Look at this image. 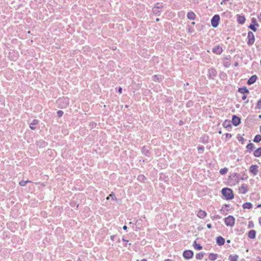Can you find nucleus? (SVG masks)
<instances>
[{
	"mask_svg": "<svg viewBox=\"0 0 261 261\" xmlns=\"http://www.w3.org/2000/svg\"><path fill=\"white\" fill-rule=\"evenodd\" d=\"M239 92L240 93L245 94V93H248L249 90L247 89V88L246 87H245L239 88Z\"/></svg>",
	"mask_w": 261,
	"mask_h": 261,
	"instance_id": "nucleus-22",
	"label": "nucleus"
},
{
	"mask_svg": "<svg viewBox=\"0 0 261 261\" xmlns=\"http://www.w3.org/2000/svg\"><path fill=\"white\" fill-rule=\"evenodd\" d=\"M256 109H261V99L259 100L256 105Z\"/></svg>",
	"mask_w": 261,
	"mask_h": 261,
	"instance_id": "nucleus-34",
	"label": "nucleus"
},
{
	"mask_svg": "<svg viewBox=\"0 0 261 261\" xmlns=\"http://www.w3.org/2000/svg\"><path fill=\"white\" fill-rule=\"evenodd\" d=\"M261 206V204H259V205H258L257 206L259 207V206Z\"/></svg>",
	"mask_w": 261,
	"mask_h": 261,
	"instance_id": "nucleus-55",
	"label": "nucleus"
},
{
	"mask_svg": "<svg viewBox=\"0 0 261 261\" xmlns=\"http://www.w3.org/2000/svg\"><path fill=\"white\" fill-rule=\"evenodd\" d=\"M125 107H126V108H127V107H128L127 105H126V106H125Z\"/></svg>",
	"mask_w": 261,
	"mask_h": 261,
	"instance_id": "nucleus-58",
	"label": "nucleus"
},
{
	"mask_svg": "<svg viewBox=\"0 0 261 261\" xmlns=\"http://www.w3.org/2000/svg\"><path fill=\"white\" fill-rule=\"evenodd\" d=\"M239 191L242 194H245L248 191V186L246 184H242L239 188Z\"/></svg>",
	"mask_w": 261,
	"mask_h": 261,
	"instance_id": "nucleus-9",
	"label": "nucleus"
},
{
	"mask_svg": "<svg viewBox=\"0 0 261 261\" xmlns=\"http://www.w3.org/2000/svg\"><path fill=\"white\" fill-rule=\"evenodd\" d=\"M237 21L240 24L244 23L245 21V18L243 16H241L240 15H237Z\"/></svg>",
	"mask_w": 261,
	"mask_h": 261,
	"instance_id": "nucleus-15",
	"label": "nucleus"
},
{
	"mask_svg": "<svg viewBox=\"0 0 261 261\" xmlns=\"http://www.w3.org/2000/svg\"><path fill=\"white\" fill-rule=\"evenodd\" d=\"M253 155L255 157H259L261 156V147L258 148L254 151Z\"/></svg>",
	"mask_w": 261,
	"mask_h": 261,
	"instance_id": "nucleus-17",
	"label": "nucleus"
},
{
	"mask_svg": "<svg viewBox=\"0 0 261 261\" xmlns=\"http://www.w3.org/2000/svg\"><path fill=\"white\" fill-rule=\"evenodd\" d=\"M232 122L235 126L238 125L241 122V119L239 117L236 115H233L232 118Z\"/></svg>",
	"mask_w": 261,
	"mask_h": 261,
	"instance_id": "nucleus-8",
	"label": "nucleus"
},
{
	"mask_svg": "<svg viewBox=\"0 0 261 261\" xmlns=\"http://www.w3.org/2000/svg\"><path fill=\"white\" fill-rule=\"evenodd\" d=\"M213 52L216 54L220 55L222 52V48L219 45L216 46L213 48Z\"/></svg>",
	"mask_w": 261,
	"mask_h": 261,
	"instance_id": "nucleus-10",
	"label": "nucleus"
},
{
	"mask_svg": "<svg viewBox=\"0 0 261 261\" xmlns=\"http://www.w3.org/2000/svg\"><path fill=\"white\" fill-rule=\"evenodd\" d=\"M152 12L156 15H160V9H158L154 7L152 8Z\"/></svg>",
	"mask_w": 261,
	"mask_h": 261,
	"instance_id": "nucleus-28",
	"label": "nucleus"
},
{
	"mask_svg": "<svg viewBox=\"0 0 261 261\" xmlns=\"http://www.w3.org/2000/svg\"><path fill=\"white\" fill-rule=\"evenodd\" d=\"M31 181H30V180H26V181H24V180H21L20 181H19V185L21 186H25V185L27 184V183H29V182H31Z\"/></svg>",
	"mask_w": 261,
	"mask_h": 261,
	"instance_id": "nucleus-29",
	"label": "nucleus"
},
{
	"mask_svg": "<svg viewBox=\"0 0 261 261\" xmlns=\"http://www.w3.org/2000/svg\"><path fill=\"white\" fill-rule=\"evenodd\" d=\"M225 223L227 226L232 227L234 224V218L231 216H229L225 219Z\"/></svg>",
	"mask_w": 261,
	"mask_h": 261,
	"instance_id": "nucleus-2",
	"label": "nucleus"
},
{
	"mask_svg": "<svg viewBox=\"0 0 261 261\" xmlns=\"http://www.w3.org/2000/svg\"><path fill=\"white\" fill-rule=\"evenodd\" d=\"M110 198H111L112 199L116 200V198L115 197V195L114 193L112 192L111 194L109 195V196L107 197V200H109Z\"/></svg>",
	"mask_w": 261,
	"mask_h": 261,
	"instance_id": "nucleus-30",
	"label": "nucleus"
},
{
	"mask_svg": "<svg viewBox=\"0 0 261 261\" xmlns=\"http://www.w3.org/2000/svg\"><path fill=\"white\" fill-rule=\"evenodd\" d=\"M195 16V14L193 12H189L187 14V17L190 20H194Z\"/></svg>",
	"mask_w": 261,
	"mask_h": 261,
	"instance_id": "nucleus-18",
	"label": "nucleus"
},
{
	"mask_svg": "<svg viewBox=\"0 0 261 261\" xmlns=\"http://www.w3.org/2000/svg\"><path fill=\"white\" fill-rule=\"evenodd\" d=\"M226 123V125H227V123H226V122H225L224 124Z\"/></svg>",
	"mask_w": 261,
	"mask_h": 261,
	"instance_id": "nucleus-57",
	"label": "nucleus"
},
{
	"mask_svg": "<svg viewBox=\"0 0 261 261\" xmlns=\"http://www.w3.org/2000/svg\"><path fill=\"white\" fill-rule=\"evenodd\" d=\"M226 123V125H227V123H226V122H225L224 124Z\"/></svg>",
	"mask_w": 261,
	"mask_h": 261,
	"instance_id": "nucleus-56",
	"label": "nucleus"
},
{
	"mask_svg": "<svg viewBox=\"0 0 261 261\" xmlns=\"http://www.w3.org/2000/svg\"><path fill=\"white\" fill-rule=\"evenodd\" d=\"M220 20V16L218 15H215L211 20V24L213 27L216 28Z\"/></svg>",
	"mask_w": 261,
	"mask_h": 261,
	"instance_id": "nucleus-3",
	"label": "nucleus"
},
{
	"mask_svg": "<svg viewBox=\"0 0 261 261\" xmlns=\"http://www.w3.org/2000/svg\"><path fill=\"white\" fill-rule=\"evenodd\" d=\"M193 252L191 250H186L183 252V256L186 259H190L193 257Z\"/></svg>",
	"mask_w": 261,
	"mask_h": 261,
	"instance_id": "nucleus-7",
	"label": "nucleus"
},
{
	"mask_svg": "<svg viewBox=\"0 0 261 261\" xmlns=\"http://www.w3.org/2000/svg\"><path fill=\"white\" fill-rule=\"evenodd\" d=\"M58 102L60 107H61V108L66 107L69 104L68 99L67 98H64L63 99H59L58 100Z\"/></svg>",
	"mask_w": 261,
	"mask_h": 261,
	"instance_id": "nucleus-6",
	"label": "nucleus"
},
{
	"mask_svg": "<svg viewBox=\"0 0 261 261\" xmlns=\"http://www.w3.org/2000/svg\"><path fill=\"white\" fill-rule=\"evenodd\" d=\"M247 37L248 39V41L247 42L248 44L250 45H252L254 43L255 40L254 35L253 33L252 32L249 31L248 33Z\"/></svg>",
	"mask_w": 261,
	"mask_h": 261,
	"instance_id": "nucleus-4",
	"label": "nucleus"
},
{
	"mask_svg": "<svg viewBox=\"0 0 261 261\" xmlns=\"http://www.w3.org/2000/svg\"><path fill=\"white\" fill-rule=\"evenodd\" d=\"M227 171H228L227 168H224L223 169H221L220 170V174L223 175V174H226L227 173Z\"/></svg>",
	"mask_w": 261,
	"mask_h": 261,
	"instance_id": "nucleus-32",
	"label": "nucleus"
},
{
	"mask_svg": "<svg viewBox=\"0 0 261 261\" xmlns=\"http://www.w3.org/2000/svg\"><path fill=\"white\" fill-rule=\"evenodd\" d=\"M222 194L226 199H231L233 198L232 190L228 188H223L221 191Z\"/></svg>",
	"mask_w": 261,
	"mask_h": 261,
	"instance_id": "nucleus-1",
	"label": "nucleus"
},
{
	"mask_svg": "<svg viewBox=\"0 0 261 261\" xmlns=\"http://www.w3.org/2000/svg\"><path fill=\"white\" fill-rule=\"evenodd\" d=\"M204 256V253L200 252L196 255V258L197 259H201Z\"/></svg>",
	"mask_w": 261,
	"mask_h": 261,
	"instance_id": "nucleus-26",
	"label": "nucleus"
},
{
	"mask_svg": "<svg viewBox=\"0 0 261 261\" xmlns=\"http://www.w3.org/2000/svg\"><path fill=\"white\" fill-rule=\"evenodd\" d=\"M217 257L218 255L217 254L210 253L208 258L211 260H215L217 259Z\"/></svg>",
	"mask_w": 261,
	"mask_h": 261,
	"instance_id": "nucleus-20",
	"label": "nucleus"
},
{
	"mask_svg": "<svg viewBox=\"0 0 261 261\" xmlns=\"http://www.w3.org/2000/svg\"><path fill=\"white\" fill-rule=\"evenodd\" d=\"M208 74L210 77L213 78L216 75L217 71L214 68H210L208 69Z\"/></svg>",
	"mask_w": 261,
	"mask_h": 261,
	"instance_id": "nucleus-13",
	"label": "nucleus"
},
{
	"mask_svg": "<svg viewBox=\"0 0 261 261\" xmlns=\"http://www.w3.org/2000/svg\"><path fill=\"white\" fill-rule=\"evenodd\" d=\"M194 247L195 249L200 250L202 249V247L199 244H197L196 241L194 242Z\"/></svg>",
	"mask_w": 261,
	"mask_h": 261,
	"instance_id": "nucleus-23",
	"label": "nucleus"
},
{
	"mask_svg": "<svg viewBox=\"0 0 261 261\" xmlns=\"http://www.w3.org/2000/svg\"><path fill=\"white\" fill-rule=\"evenodd\" d=\"M258 117H259V118H261V115H259Z\"/></svg>",
	"mask_w": 261,
	"mask_h": 261,
	"instance_id": "nucleus-53",
	"label": "nucleus"
},
{
	"mask_svg": "<svg viewBox=\"0 0 261 261\" xmlns=\"http://www.w3.org/2000/svg\"><path fill=\"white\" fill-rule=\"evenodd\" d=\"M216 242L218 245L222 246L224 245L225 243V240L221 236H219L216 239Z\"/></svg>",
	"mask_w": 261,
	"mask_h": 261,
	"instance_id": "nucleus-11",
	"label": "nucleus"
},
{
	"mask_svg": "<svg viewBox=\"0 0 261 261\" xmlns=\"http://www.w3.org/2000/svg\"><path fill=\"white\" fill-rule=\"evenodd\" d=\"M207 227L208 228H210L211 227V225L210 224H208L207 225Z\"/></svg>",
	"mask_w": 261,
	"mask_h": 261,
	"instance_id": "nucleus-43",
	"label": "nucleus"
},
{
	"mask_svg": "<svg viewBox=\"0 0 261 261\" xmlns=\"http://www.w3.org/2000/svg\"><path fill=\"white\" fill-rule=\"evenodd\" d=\"M164 261H171V260L169 259H165Z\"/></svg>",
	"mask_w": 261,
	"mask_h": 261,
	"instance_id": "nucleus-48",
	"label": "nucleus"
},
{
	"mask_svg": "<svg viewBox=\"0 0 261 261\" xmlns=\"http://www.w3.org/2000/svg\"><path fill=\"white\" fill-rule=\"evenodd\" d=\"M122 228H127V227L126 225H124Z\"/></svg>",
	"mask_w": 261,
	"mask_h": 261,
	"instance_id": "nucleus-45",
	"label": "nucleus"
},
{
	"mask_svg": "<svg viewBox=\"0 0 261 261\" xmlns=\"http://www.w3.org/2000/svg\"><path fill=\"white\" fill-rule=\"evenodd\" d=\"M204 147L203 146H199L198 147V150H203Z\"/></svg>",
	"mask_w": 261,
	"mask_h": 261,
	"instance_id": "nucleus-39",
	"label": "nucleus"
},
{
	"mask_svg": "<svg viewBox=\"0 0 261 261\" xmlns=\"http://www.w3.org/2000/svg\"><path fill=\"white\" fill-rule=\"evenodd\" d=\"M238 257L237 255H230L229 259L230 261H238Z\"/></svg>",
	"mask_w": 261,
	"mask_h": 261,
	"instance_id": "nucleus-21",
	"label": "nucleus"
},
{
	"mask_svg": "<svg viewBox=\"0 0 261 261\" xmlns=\"http://www.w3.org/2000/svg\"><path fill=\"white\" fill-rule=\"evenodd\" d=\"M38 123V121L37 120L34 119L32 123L30 124V127L32 129H35L36 127L34 126L35 125H37Z\"/></svg>",
	"mask_w": 261,
	"mask_h": 261,
	"instance_id": "nucleus-19",
	"label": "nucleus"
},
{
	"mask_svg": "<svg viewBox=\"0 0 261 261\" xmlns=\"http://www.w3.org/2000/svg\"><path fill=\"white\" fill-rule=\"evenodd\" d=\"M258 19L260 22H261V13L260 14L259 16L258 17Z\"/></svg>",
	"mask_w": 261,
	"mask_h": 261,
	"instance_id": "nucleus-42",
	"label": "nucleus"
},
{
	"mask_svg": "<svg viewBox=\"0 0 261 261\" xmlns=\"http://www.w3.org/2000/svg\"><path fill=\"white\" fill-rule=\"evenodd\" d=\"M260 133H261V126H260Z\"/></svg>",
	"mask_w": 261,
	"mask_h": 261,
	"instance_id": "nucleus-59",
	"label": "nucleus"
},
{
	"mask_svg": "<svg viewBox=\"0 0 261 261\" xmlns=\"http://www.w3.org/2000/svg\"><path fill=\"white\" fill-rule=\"evenodd\" d=\"M163 7V4L162 3H158L155 4L154 6V8L158 9H161Z\"/></svg>",
	"mask_w": 261,
	"mask_h": 261,
	"instance_id": "nucleus-31",
	"label": "nucleus"
},
{
	"mask_svg": "<svg viewBox=\"0 0 261 261\" xmlns=\"http://www.w3.org/2000/svg\"><path fill=\"white\" fill-rule=\"evenodd\" d=\"M238 139L240 141H241L242 144H244V142L245 141V139L242 137H240L238 138Z\"/></svg>",
	"mask_w": 261,
	"mask_h": 261,
	"instance_id": "nucleus-37",
	"label": "nucleus"
},
{
	"mask_svg": "<svg viewBox=\"0 0 261 261\" xmlns=\"http://www.w3.org/2000/svg\"><path fill=\"white\" fill-rule=\"evenodd\" d=\"M246 148L248 150L251 151L254 148V144L252 143H250L247 145Z\"/></svg>",
	"mask_w": 261,
	"mask_h": 261,
	"instance_id": "nucleus-24",
	"label": "nucleus"
},
{
	"mask_svg": "<svg viewBox=\"0 0 261 261\" xmlns=\"http://www.w3.org/2000/svg\"><path fill=\"white\" fill-rule=\"evenodd\" d=\"M252 22L253 23V24L255 25L256 26H258V24L256 23V20L255 18H252L251 19Z\"/></svg>",
	"mask_w": 261,
	"mask_h": 261,
	"instance_id": "nucleus-35",
	"label": "nucleus"
},
{
	"mask_svg": "<svg viewBox=\"0 0 261 261\" xmlns=\"http://www.w3.org/2000/svg\"><path fill=\"white\" fill-rule=\"evenodd\" d=\"M256 232L254 230L251 229L248 233V237L251 239H253L255 238Z\"/></svg>",
	"mask_w": 261,
	"mask_h": 261,
	"instance_id": "nucleus-14",
	"label": "nucleus"
},
{
	"mask_svg": "<svg viewBox=\"0 0 261 261\" xmlns=\"http://www.w3.org/2000/svg\"><path fill=\"white\" fill-rule=\"evenodd\" d=\"M255 25H254L253 24H250L249 26V28L251 29L252 31L255 32L256 31V28L255 27Z\"/></svg>",
	"mask_w": 261,
	"mask_h": 261,
	"instance_id": "nucleus-33",
	"label": "nucleus"
},
{
	"mask_svg": "<svg viewBox=\"0 0 261 261\" xmlns=\"http://www.w3.org/2000/svg\"><path fill=\"white\" fill-rule=\"evenodd\" d=\"M137 261H140L139 260H137ZM141 261H147L146 259H143Z\"/></svg>",
	"mask_w": 261,
	"mask_h": 261,
	"instance_id": "nucleus-44",
	"label": "nucleus"
},
{
	"mask_svg": "<svg viewBox=\"0 0 261 261\" xmlns=\"http://www.w3.org/2000/svg\"><path fill=\"white\" fill-rule=\"evenodd\" d=\"M259 222L261 224V218H260L259 219Z\"/></svg>",
	"mask_w": 261,
	"mask_h": 261,
	"instance_id": "nucleus-49",
	"label": "nucleus"
},
{
	"mask_svg": "<svg viewBox=\"0 0 261 261\" xmlns=\"http://www.w3.org/2000/svg\"><path fill=\"white\" fill-rule=\"evenodd\" d=\"M143 151L146 152V151H147V150L146 149V150H143Z\"/></svg>",
	"mask_w": 261,
	"mask_h": 261,
	"instance_id": "nucleus-54",
	"label": "nucleus"
},
{
	"mask_svg": "<svg viewBox=\"0 0 261 261\" xmlns=\"http://www.w3.org/2000/svg\"><path fill=\"white\" fill-rule=\"evenodd\" d=\"M258 166L257 165H251L250 167L249 171L254 176H255L257 174V173L258 172Z\"/></svg>",
	"mask_w": 261,
	"mask_h": 261,
	"instance_id": "nucleus-5",
	"label": "nucleus"
},
{
	"mask_svg": "<svg viewBox=\"0 0 261 261\" xmlns=\"http://www.w3.org/2000/svg\"><path fill=\"white\" fill-rule=\"evenodd\" d=\"M153 77H154V80H155L156 81H158L160 79V77L158 75H155Z\"/></svg>",
	"mask_w": 261,
	"mask_h": 261,
	"instance_id": "nucleus-38",
	"label": "nucleus"
},
{
	"mask_svg": "<svg viewBox=\"0 0 261 261\" xmlns=\"http://www.w3.org/2000/svg\"><path fill=\"white\" fill-rule=\"evenodd\" d=\"M143 150H146V148L145 147H143Z\"/></svg>",
	"mask_w": 261,
	"mask_h": 261,
	"instance_id": "nucleus-51",
	"label": "nucleus"
},
{
	"mask_svg": "<svg viewBox=\"0 0 261 261\" xmlns=\"http://www.w3.org/2000/svg\"><path fill=\"white\" fill-rule=\"evenodd\" d=\"M114 236H111V239L112 240H113V238H114Z\"/></svg>",
	"mask_w": 261,
	"mask_h": 261,
	"instance_id": "nucleus-46",
	"label": "nucleus"
},
{
	"mask_svg": "<svg viewBox=\"0 0 261 261\" xmlns=\"http://www.w3.org/2000/svg\"><path fill=\"white\" fill-rule=\"evenodd\" d=\"M257 76L255 75H252L247 81V84L248 85H251L255 82L257 80Z\"/></svg>",
	"mask_w": 261,
	"mask_h": 261,
	"instance_id": "nucleus-12",
	"label": "nucleus"
},
{
	"mask_svg": "<svg viewBox=\"0 0 261 261\" xmlns=\"http://www.w3.org/2000/svg\"><path fill=\"white\" fill-rule=\"evenodd\" d=\"M122 88L121 87H119V89H118V92L119 93H122Z\"/></svg>",
	"mask_w": 261,
	"mask_h": 261,
	"instance_id": "nucleus-41",
	"label": "nucleus"
},
{
	"mask_svg": "<svg viewBox=\"0 0 261 261\" xmlns=\"http://www.w3.org/2000/svg\"><path fill=\"white\" fill-rule=\"evenodd\" d=\"M77 261H82L80 258H79Z\"/></svg>",
	"mask_w": 261,
	"mask_h": 261,
	"instance_id": "nucleus-52",
	"label": "nucleus"
},
{
	"mask_svg": "<svg viewBox=\"0 0 261 261\" xmlns=\"http://www.w3.org/2000/svg\"><path fill=\"white\" fill-rule=\"evenodd\" d=\"M206 215V213L202 210H200L197 213V216L200 218H204Z\"/></svg>",
	"mask_w": 261,
	"mask_h": 261,
	"instance_id": "nucleus-16",
	"label": "nucleus"
},
{
	"mask_svg": "<svg viewBox=\"0 0 261 261\" xmlns=\"http://www.w3.org/2000/svg\"><path fill=\"white\" fill-rule=\"evenodd\" d=\"M63 112L62 111H61V110H59L57 112V115H58V116L60 117H61L63 114Z\"/></svg>",
	"mask_w": 261,
	"mask_h": 261,
	"instance_id": "nucleus-36",
	"label": "nucleus"
},
{
	"mask_svg": "<svg viewBox=\"0 0 261 261\" xmlns=\"http://www.w3.org/2000/svg\"><path fill=\"white\" fill-rule=\"evenodd\" d=\"M226 242H227V243H229L230 242V240H227L226 241Z\"/></svg>",
	"mask_w": 261,
	"mask_h": 261,
	"instance_id": "nucleus-47",
	"label": "nucleus"
},
{
	"mask_svg": "<svg viewBox=\"0 0 261 261\" xmlns=\"http://www.w3.org/2000/svg\"><path fill=\"white\" fill-rule=\"evenodd\" d=\"M252 204L250 202H246L243 204V207L244 208H251L252 207Z\"/></svg>",
	"mask_w": 261,
	"mask_h": 261,
	"instance_id": "nucleus-25",
	"label": "nucleus"
},
{
	"mask_svg": "<svg viewBox=\"0 0 261 261\" xmlns=\"http://www.w3.org/2000/svg\"><path fill=\"white\" fill-rule=\"evenodd\" d=\"M246 97H247V95H245V94H244V95H243V96H242V99H243V100H245V99L246 98Z\"/></svg>",
	"mask_w": 261,
	"mask_h": 261,
	"instance_id": "nucleus-40",
	"label": "nucleus"
},
{
	"mask_svg": "<svg viewBox=\"0 0 261 261\" xmlns=\"http://www.w3.org/2000/svg\"><path fill=\"white\" fill-rule=\"evenodd\" d=\"M159 20H160L159 18H156V21H159Z\"/></svg>",
	"mask_w": 261,
	"mask_h": 261,
	"instance_id": "nucleus-50",
	"label": "nucleus"
},
{
	"mask_svg": "<svg viewBox=\"0 0 261 261\" xmlns=\"http://www.w3.org/2000/svg\"><path fill=\"white\" fill-rule=\"evenodd\" d=\"M255 142H259L261 141V136L260 135H256L253 140Z\"/></svg>",
	"mask_w": 261,
	"mask_h": 261,
	"instance_id": "nucleus-27",
	"label": "nucleus"
}]
</instances>
